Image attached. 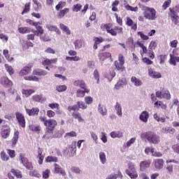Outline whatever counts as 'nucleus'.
<instances>
[{"mask_svg":"<svg viewBox=\"0 0 179 179\" xmlns=\"http://www.w3.org/2000/svg\"><path fill=\"white\" fill-rule=\"evenodd\" d=\"M162 132H164V134H171L173 135V134L176 132V129L173 127H166L162 129Z\"/></svg>","mask_w":179,"mask_h":179,"instance_id":"nucleus-33","label":"nucleus"},{"mask_svg":"<svg viewBox=\"0 0 179 179\" xmlns=\"http://www.w3.org/2000/svg\"><path fill=\"white\" fill-rule=\"evenodd\" d=\"M178 50V48H176L173 50V54H170V59H169V64L170 65H173V66H176L177 65V62H179V57L176 56V52Z\"/></svg>","mask_w":179,"mask_h":179,"instance_id":"nucleus-9","label":"nucleus"},{"mask_svg":"<svg viewBox=\"0 0 179 179\" xmlns=\"http://www.w3.org/2000/svg\"><path fill=\"white\" fill-rule=\"evenodd\" d=\"M67 87L66 85H57L56 86V90L59 92V93L62 92H65L66 90Z\"/></svg>","mask_w":179,"mask_h":179,"instance_id":"nucleus-49","label":"nucleus"},{"mask_svg":"<svg viewBox=\"0 0 179 179\" xmlns=\"http://www.w3.org/2000/svg\"><path fill=\"white\" fill-rule=\"evenodd\" d=\"M69 152H70L71 156L72 157L75 156L76 153V141H73L69 145Z\"/></svg>","mask_w":179,"mask_h":179,"instance_id":"nucleus-20","label":"nucleus"},{"mask_svg":"<svg viewBox=\"0 0 179 179\" xmlns=\"http://www.w3.org/2000/svg\"><path fill=\"white\" fill-rule=\"evenodd\" d=\"M76 50H80L85 45V41L82 39H77L73 42Z\"/></svg>","mask_w":179,"mask_h":179,"instance_id":"nucleus-24","label":"nucleus"},{"mask_svg":"<svg viewBox=\"0 0 179 179\" xmlns=\"http://www.w3.org/2000/svg\"><path fill=\"white\" fill-rule=\"evenodd\" d=\"M59 28L61 29V30L64 31L66 34H67V36H69V34H71V30L69 29V28H68V27H66V25L64 24H60Z\"/></svg>","mask_w":179,"mask_h":179,"instance_id":"nucleus-39","label":"nucleus"},{"mask_svg":"<svg viewBox=\"0 0 179 179\" xmlns=\"http://www.w3.org/2000/svg\"><path fill=\"white\" fill-rule=\"evenodd\" d=\"M31 73V66H24L19 73L20 76H26Z\"/></svg>","mask_w":179,"mask_h":179,"instance_id":"nucleus-12","label":"nucleus"},{"mask_svg":"<svg viewBox=\"0 0 179 179\" xmlns=\"http://www.w3.org/2000/svg\"><path fill=\"white\" fill-rule=\"evenodd\" d=\"M35 27L36 30L31 29V31L34 33L35 36H37L38 37H41L43 34H44V29H43V27L38 24Z\"/></svg>","mask_w":179,"mask_h":179,"instance_id":"nucleus-13","label":"nucleus"},{"mask_svg":"<svg viewBox=\"0 0 179 179\" xmlns=\"http://www.w3.org/2000/svg\"><path fill=\"white\" fill-rule=\"evenodd\" d=\"M99 159L101 164H106V163H107V157L106 156L105 152H99Z\"/></svg>","mask_w":179,"mask_h":179,"instance_id":"nucleus-34","label":"nucleus"},{"mask_svg":"<svg viewBox=\"0 0 179 179\" xmlns=\"http://www.w3.org/2000/svg\"><path fill=\"white\" fill-rule=\"evenodd\" d=\"M152 156L154 157H162L163 156V154L159 151H156L155 149L152 151Z\"/></svg>","mask_w":179,"mask_h":179,"instance_id":"nucleus-63","label":"nucleus"},{"mask_svg":"<svg viewBox=\"0 0 179 179\" xmlns=\"http://www.w3.org/2000/svg\"><path fill=\"white\" fill-rule=\"evenodd\" d=\"M24 80H29L32 82H38L39 79L37 76H27L24 77Z\"/></svg>","mask_w":179,"mask_h":179,"instance_id":"nucleus-36","label":"nucleus"},{"mask_svg":"<svg viewBox=\"0 0 179 179\" xmlns=\"http://www.w3.org/2000/svg\"><path fill=\"white\" fill-rule=\"evenodd\" d=\"M67 13H69V8H64L59 11V13L57 14V17L59 19H62L64 16H65Z\"/></svg>","mask_w":179,"mask_h":179,"instance_id":"nucleus-35","label":"nucleus"},{"mask_svg":"<svg viewBox=\"0 0 179 179\" xmlns=\"http://www.w3.org/2000/svg\"><path fill=\"white\" fill-rule=\"evenodd\" d=\"M126 174H127L130 178H138V172H136V169H135V166L132 164H129V168L126 170Z\"/></svg>","mask_w":179,"mask_h":179,"instance_id":"nucleus-5","label":"nucleus"},{"mask_svg":"<svg viewBox=\"0 0 179 179\" xmlns=\"http://www.w3.org/2000/svg\"><path fill=\"white\" fill-rule=\"evenodd\" d=\"M85 103L87 105H90L93 103V97L88 96L85 97Z\"/></svg>","mask_w":179,"mask_h":179,"instance_id":"nucleus-60","label":"nucleus"},{"mask_svg":"<svg viewBox=\"0 0 179 179\" xmlns=\"http://www.w3.org/2000/svg\"><path fill=\"white\" fill-rule=\"evenodd\" d=\"M169 16L172 20V22H173V23H175V24H177V22H178V13H179V5H177L176 6H175V8H169Z\"/></svg>","mask_w":179,"mask_h":179,"instance_id":"nucleus-4","label":"nucleus"},{"mask_svg":"<svg viewBox=\"0 0 179 179\" xmlns=\"http://www.w3.org/2000/svg\"><path fill=\"white\" fill-rule=\"evenodd\" d=\"M86 92L85 90H82L80 89H78L76 92V96L77 97H85Z\"/></svg>","mask_w":179,"mask_h":179,"instance_id":"nucleus-53","label":"nucleus"},{"mask_svg":"<svg viewBox=\"0 0 179 179\" xmlns=\"http://www.w3.org/2000/svg\"><path fill=\"white\" fill-rule=\"evenodd\" d=\"M1 160H3V162H8V160H9V157L8 156V155H6V152L2 151L1 152Z\"/></svg>","mask_w":179,"mask_h":179,"instance_id":"nucleus-51","label":"nucleus"},{"mask_svg":"<svg viewBox=\"0 0 179 179\" xmlns=\"http://www.w3.org/2000/svg\"><path fill=\"white\" fill-rule=\"evenodd\" d=\"M156 47H157V43L155 41H152L149 45L148 50H155Z\"/></svg>","mask_w":179,"mask_h":179,"instance_id":"nucleus-54","label":"nucleus"},{"mask_svg":"<svg viewBox=\"0 0 179 179\" xmlns=\"http://www.w3.org/2000/svg\"><path fill=\"white\" fill-rule=\"evenodd\" d=\"M94 78L96 80V83H100V75L99 74V71L97 70H94Z\"/></svg>","mask_w":179,"mask_h":179,"instance_id":"nucleus-59","label":"nucleus"},{"mask_svg":"<svg viewBox=\"0 0 179 179\" xmlns=\"http://www.w3.org/2000/svg\"><path fill=\"white\" fill-rule=\"evenodd\" d=\"M94 41L96 44H101V43H103L105 41L104 38L103 37L99 36V37H96L94 38Z\"/></svg>","mask_w":179,"mask_h":179,"instance_id":"nucleus-58","label":"nucleus"},{"mask_svg":"<svg viewBox=\"0 0 179 179\" xmlns=\"http://www.w3.org/2000/svg\"><path fill=\"white\" fill-rule=\"evenodd\" d=\"M103 76L108 79L109 82H111V80H113L115 77V71H114L113 69H110Z\"/></svg>","mask_w":179,"mask_h":179,"instance_id":"nucleus-14","label":"nucleus"},{"mask_svg":"<svg viewBox=\"0 0 179 179\" xmlns=\"http://www.w3.org/2000/svg\"><path fill=\"white\" fill-rule=\"evenodd\" d=\"M11 173L13 176H15L17 178H22V172L19 170L11 169Z\"/></svg>","mask_w":179,"mask_h":179,"instance_id":"nucleus-45","label":"nucleus"},{"mask_svg":"<svg viewBox=\"0 0 179 179\" xmlns=\"http://www.w3.org/2000/svg\"><path fill=\"white\" fill-rule=\"evenodd\" d=\"M151 162L150 160L143 161L140 163V171H145L147 169L150 167Z\"/></svg>","mask_w":179,"mask_h":179,"instance_id":"nucleus-11","label":"nucleus"},{"mask_svg":"<svg viewBox=\"0 0 179 179\" xmlns=\"http://www.w3.org/2000/svg\"><path fill=\"white\" fill-rule=\"evenodd\" d=\"M29 12H30V4L27 3L25 4L24 10L22 12L21 15H25V13H29Z\"/></svg>","mask_w":179,"mask_h":179,"instance_id":"nucleus-57","label":"nucleus"},{"mask_svg":"<svg viewBox=\"0 0 179 179\" xmlns=\"http://www.w3.org/2000/svg\"><path fill=\"white\" fill-rule=\"evenodd\" d=\"M110 136H111L113 139H115V138H120L124 136V134L122 133V131H114L110 132Z\"/></svg>","mask_w":179,"mask_h":179,"instance_id":"nucleus-25","label":"nucleus"},{"mask_svg":"<svg viewBox=\"0 0 179 179\" xmlns=\"http://www.w3.org/2000/svg\"><path fill=\"white\" fill-rule=\"evenodd\" d=\"M145 136L150 143H152L153 145H159L160 143V136L152 131L145 133Z\"/></svg>","mask_w":179,"mask_h":179,"instance_id":"nucleus-3","label":"nucleus"},{"mask_svg":"<svg viewBox=\"0 0 179 179\" xmlns=\"http://www.w3.org/2000/svg\"><path fill=\"white\" fill-rule=\"evenodd\" d=\"M125 85H127V78H122L117 81L115 85V87L117 89V90H118L119 89H122Z\"/></svg>","mask_w":179,"mask_h":179,"instance_id":"nucleus-17","label":"nucleus"},{"mask_svg":"<svg viewBox=\"0 0 179 179\" xmlns=\"http://www.w3.org/2000/svg\"><path fill=\"white\" fill-rule=\"evenodd\" d=\"M66 61H74L75 62H78V61H80V57L78 56L74 57H66Z\"/></svg>","mask_w":179,"mask_h":179,"instance_id":"nucleus-48","label":"nucleus"},{"mask_svg":"<svg viewBox=\"0 0 179 179\" xmlns=\"http://www.w3.org/2000/svg\"><path fill=\"white\" fill-rule=\"evenodd\" d=\"M79 87H80V89H83V90H85L86 93H89L90 92V90L87 89V87H86V83H85V81L82 80L80 83Z\"/></svg>","mask_w":179,"mask_h":179,"instance_id":"nucleus-43","label":"nucleus"},{"mask_svg":"<svg viewBox=\"0 0 179 179\" xmlns=\"http://www.w3.org/2000/svg\"><path fill=\"white\" fill-rule=\"evenodd\" d=\"M1 136L4 138V139H6L9 136V134L10 133V130H9V127L7 126V127H3V129H1Z\"/></svg>","mask_w":179,"mask_h":179,"instance_id":"nucleus-27","label":"nucleus"},{"mask_svg":"<svg viewBox=\"0 0 179 179\" xmlns=\"http://www.w3.org/2000/svg\"><path fill=\"white\" fill-rule=\"evenodd\" d=\"M50 173H51V171L50 169H46L43 171L42 173V177L44 179H48L50 178Z\"/></svg>","mask_w":179,"mask_h":179,"instance_id":"nucleus-50","label":"nucleus"},{"mask_svg":"<svg viewBox=\"0 0 179 179\" xmlns=\"http://www.w3.org/2000/svg\"><path fill=\"white\" fill-rule=\"evenodd\" d=\"M32 99L34 101H38V103H43V101H45V99L43 96L42 94L34 95Z\"/></svg>","mask_w":179,"mask_h":179,"instance_id":"nucleus-29","label":"nucleus"},{"mask_svg":"<svg viewBox=\"0 0 179 179\" xmlns=\"http://www.w3.org/2000/svg\"><path fill=\"white\" fill-rule=\"evenodd\" d=\"M131 82L132 85L136 86L137 87H139V86H142V80H139L135 76L131 77Z\"/></svg>","mask_w":179,"mask_h":179,"instance_id":"nucleus-26","label":"nucleus"},{"mask_svg":"<svg viewBox=\"0 0 179 179\" xmlns=\"http://www.w3.org/2000/svg\"><path fill=\"white\" fill-rule=\"evenodd\" d=\"M141 9L143 10V15L145 19H147V20H156L157 19V12L155 8L146 6H141Z\"/></svg>","mask_w":179,"mask_h":179,"instance_id":"nucleus-1","label":"nucleus"},{"mask_svg":"<svg viewBox=\"0 0 179 179\" xmlns=\"http://www.w3.org/2000/svg\"><path fill=\"white\" fill-rule=\"evenodd\" d=\"M1 85L4 86V87H10V86H12L13 84L12 81H10V80H9V78L7 77H2L1 78Z\"/></svg>","mask_w":179,"mask_h":179,"instance_id":"nucleus-15","label":"nucleus"},{"mask_svg":"<svg viewBox=\"0 0 179 179\" xmlns=\"http://www.w3.org/2000/svg\"><path fill=\"white\" fill-rule=\"evenodd\" d=\"M98 111L99 113H100V114H101V115H107V110L104 108H103V107H101V105H99L98 106Z\"/></svg>","mask_w":179,"mask_h":179,"instance_id":"nucleus-56","label":"nucleus"},{"mask_svg":"<svg viewBox=\"0 0 179 179\" xmlns=\"http://www.w3.org/2000/svg\"><path fill=\"white\" fill-rule=\"evenodd\" d=\"M72 173H75L76 174H80V169L76 166H72L71 169Z\"/></svg>","mask_w":179,"mask_h":179,"instance_id":"nucleus-64","label":"nucleus"},{"mask_svg":"<svg viewBox=\"0 0 179 179\" xmlns=\"http://www.w3.org/2000/svg\"><path fill=\"white\" fill-rule=\"evenodd\" d=\"M25 111L28 115H38V113H40V109L38 108H32L31 109L25 108Z\"/></svg>","mask_w":179,"mask_h":179,"instance_id":"nucleus-19","label":"nucleus"},{"mask_svg":"<svg viewBox=\"0 0 179 179\" xmlns=\"http://www.w3.org/2000/svg\"><path fill=\"white\" fill-rule=\"evenodd\" d=\"M107 58H111V53L104 52V53H101L99 55V59H100V61H106Z\"/></svg>","mask_w":179,"mask_h":179,"instance_id":"nucleus-30","label":"nucleus"},{"mask_svg":"<svg viewBox=\"0 0 179 179\" xmlns=\"http://www.w3.org/2000/svg\"><path fill=\"white\" fill-rule=\"evenodd\" d=\"M66 5V2L65 1H59L58 4L55 6L56 10H59V9H63V8H65Z\"/></svg>","mask_w":179,"mask_h":179,"instance_id":"nucleus-44","label":"nucleus"},{"mask_svg":"<svg viewBox=\"0 0 179 179\" xmlns=\"http://www.w3.org/2000/svg\"><path fill=\"white\" fill-rule=\"evenodd\" d=\"M38 121L43 122V125L46 127L49 131H52L57 127V120L54 119H47L44 115L39 116Z\"/></svg>","mask_w":179,"mask_h":179,"instance_id":"nucleus-2","label":"nucleus"},{"mask_svg":"<svg viewBox=\"0 0 179 179\" xmlns=\"http://www.w3.org/2000/svg\"><path fill=\"white\" fill-rule=\"evenodd\" d=\"M139 120L142 121V122H148L149 120V112L146 110L143 111L139 115Z\"/></svg>","mask_w":179,"mask_h":179,"instance_id":"nucleus-18","label":"nucleus"},{"mask_svg":"<svg viewBox=\"0 0 179 179\" xmlns=\"http://www.w3.org/2000/svg\"><path fill=\"white\" fill-rule=\"evenodd\" d=\"M46 29L49 30V31H55L57 34H61V31L58 28V27L52 24H46Z\"/></svg>","mask_w":179,"mask_h":179,"instance_id":"nucleus-21","label":"nucleus"},{"mask_svg":"<svg viewBox=\"0 0 179 179\" xmlns=\"http://www.w3.org/2000/svg\"><path fill=\"white\" fill-rule=\"evenodd\" d=\"M73 117L76 120H78V122H85V120L82 118V116L79 113H73Z\"/></svg>","mask_w":179,"mask_h":179,"instance_id":"nucleus-41","label":"nucleus"},{"mask_svg":"<svg viewBox=\"0 0 179 179\" xmlns=\"http://www.w3.org/2000/svg\"><path fill=\"white\" fill-rule=\"evenodd\" d=\"M91 138L93 140L94 143L97 144V141L99 140V136L94 131H90Z\"/></svg>","mask_w":179,"mask_h":179,"instance_id":"nucleus-52","label":"nucleus"},{"mask_svg":"<svg viewBox=\"0 0 179 179\" xmlns=\"http://www.w3.org/2000/svg\"><path fill=\"white\" fill-rule=\"evenodd\" d=\"M68 136L70 138H75V137H76V132H75L74 131L68 132L64 136V138H68Z\"/></svg>","mask_w":179,"mask_h":179,"instance_id":"nucleus-62","label":"nucleus"},{"mask_svg":"<svg viewBox=\"0 0 179 179\" xmlns=\"http://www.w3.org/2000/svg\"><path fill=\"white\" fill-rule=\"evenodd\" d=\"M156 96L158 97V99H166V100H169L171 97L170 92L164 88L160 89L159 91L156 92Z\"/></svg>","mask_w":179,"mask_h":179,"instance_id":"nucleus-6","label":"nucleus"},{"mask_svg":"<svg viewBox=\"0 0 179 179\" xmlns=\"http://www.w3.org/2000/svg\"><path fill=\"white\" fill-rule=\"evenodd\" d=\"M148 74L150 78H153V79H160L162 78V74L159 72L155 71L152 69H148Z\"/></svg>","mask_w":179,"mask_h":179,"instance_id":"nucleus-16","label":"nucleus"},{"mask_svg":"<svg viewBox=\"0 0 179 179\" xmlns=\"http://www.w3.org/2000/svg\"><path fill=\"white\" fill-rule=\"evenodd\" d=\"M22 94H24L26 96V97H29V96H31V94H33V93L35 92L34 90H22Z\"/></svg>","mask_w":179,"mask_h":179,"instance_id":"nucleus-42","label":"nucleus"},{"mask_svg":"<svg viewBox=\"0 0 179 179\" xmlns=\"http://www.w3.org/2000/svg\"><path fill=\"white\" fill-rule=\"evenodd\" d=\"M18 31L21 34H27L31 31V29L27 27H20Z\"/></svg>","mask_w":179,"mask_h":179,"instance_id":"nucleus-31","label":"nucleus"},{"mask_svg":"<svg viewBox=\"0 0 179 179\" xmlns=\"http://www.w3.org/2000/svg\"><path fill=\"white\" fill-rule=\"evenodd\" d=\"M78 108H81L82 110H86L87 108V104L83 101H78Z\"/></svg>","mask_w":179,"mask_h":179,"instance_id":"nucleus-47","label":"nucleus"},{"mask_svg":"<svg viewBox=\"0 0 179 179\" xmlns=\"http://www.w3.org/2000/svg\"><path fill=\"white\" fill-rule=\"evenodd\" d=\"M20 160L23 166H24V167H26V169L28 170H31V169H33L31 162H29V159H27V158H26L23 154L20 155Z\"/></svg>","mask_w":179,"mask_h":179,"instance_id":"nucleus-7","label":"nucleus"},{"mask_svg":"<svg viewBox=\"0 0 179 179\" xmlns=\"http://www.w3.org/2000/svg\"><path fill=\"white\" fill-rule=\"evenodd\" d=\"M32 1L34 2V5H36V8H35V10H36V12H38V10H40V9H41V3L38 2V1L37 0H32Z\"/></svg>","mask_w":179,"mask_h":179,"instance_id":"nucleus-61","label":"nucleus"},{"mask_svg":"<svg viewBox=\"0 0 179 179\" xmlns=\"http://www.w3.org/2000/svg\"><path fill=\"white\" fill-rule=\"evenodd\" d=\"M3 55L5 57L6 59H7L8 62H12V61L15 59V58L10 57V55H9V50H3Z\"/></svg>","mask_w":179,"mask_h":179,"instance_id":"nucleus-32","label":"nucleus"},{"mask_svg":"<svg viewBox=\"0 0 179 179\" xmlns=\"http://www.w3.org/2000/svg\"><path fill=\"white\" fill-rule=\"evenodd\" d=\"M114 65L117 71H119L120 72H124V69H125V67H124V63H119L118 61H115Z\"/></svg>","mask_w":179,"mask_h":179,"instance_id":"nucleus-28","label":"nucleus"},{"mask_svg":"<svg viewBox=\"0 0 179 179\" xmlns=\"http://www.w3.org/2000/svg\"><path fill=\"white\" fill-rule=\"evenodd\" d=\"M115 110L118 117H122V107L121 106V103H120V102H116Z\"/></svg>","mask_w":179,"mask_h":179,"instance_id":"nucleus-23","label":"nucleus"},{"mask_svg":"<svg viewBox=\"0 0 179 179\" xmlns=\"http://www.w3.org/2000/svg\"><path fill=\"white\" fill-rule=\"evenodd\" d=\"M8 124H6V120L0 117V129H3V128H7Z\"/></svg>","mask_w":179,"mask_h":179,"instance_id":"nucleus-55","label":"nucleus"},{"mask_svg":"<svg viewBox=\"0 0 179 179\" xmlns=\"http://www.w3.org/2000/svg\"><path fill=\"white\" fill-rule=\"evenodd\" d=\"M29 129L33 132H37V134H38L41 131V127L38 125L31 124L29 125Z\"/></svg>","mask_w":179,"mask_h":179,"instance_id":"nucleus-40","label":"nucleus"},{"mask_svg":"<svg viewBox=\"0 0 179 179\" xmlns=\"http://www.w3.org/2000/svg\"><path fill=\"white\" fill-rule=\"evenodd\" d=\"M15 117L19 125H20L22 128H24L26 127V120L24 119V115L20 113V112H17L15 113Z\"/></svg>","mask_w":179,"mask_h":179,"instance_id":"nucleus-8","label":"nucleus"},{"mask_svg":"<svg viewBox=\"0 0 179 179\" xmlns=\"http://www.w3.org/2000/svg\"><path fill=\"white\" fill-rule=\"evenodd\" d=\"M55 173H56L57 174H61L63 176V177L66 175L65 171H64L62 167L58 165V164H55Z\"/></svg>","mask_w":179,"mask_h":179,"instance_id":"nucleus-22","label":"nucleus"},{"mask_svg":"<svg viewBox=\"0 0 179 179\" xmlns=\"http://www.w3.org/2000/svg\"><path fill=\"white\" fill-rule=\"evenodd\" d=\"M6 71L9 73V75H13L14 71L13 68L8 64L4 65Z\"/></svg>","mask_w":179,"mask_h":179,"instance_id":"nucleus-46","label":"nucleus"},{"mask_svg":"<svg viewBox=\"0 0 179 179\" xmlns=\"http://www.w3.org/2000/svg\"><path fill=\"white\" fill-rule=\"evenodd\" d=\"M18 140H19V131H17L14 133V136L13 138V141H12L13 147H15L16 145Z\"/></svg>","mask_w":179,"mask_h":179,"instance_id":"nucleus-37","label":"nucleus"},{"mask_svg":"<svg viewBox=\"0 0 179 179\" xmlns=\"http://www.w3.org/2000/svg\"><path fill=\"white\" fill-rule=\"evenodd\" d=\"M153 163L157 170H162L164 164V160H163V159H154Z\"/></svg>","mask_w":179,"mask_h":179,"instance_id":"nucleus-10","label":"nucleus"},{"mask_svg":"<svg viewBox=\"0 0 179 179\" xmlns=\"http://www.w3.org/2000/svg\"><path fill=\"white\" fill-rule=\"evenodd\" d=\"M58 162V158L57 157L48 156L45 158L46 163H57Z\"/></svg>","mask_w":179,"mask_h":179,"instance_id":"nucleus-38","label":"nucleus"}]
</instances>
